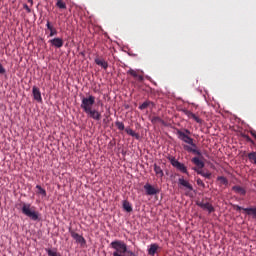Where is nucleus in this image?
Listing matches in <instances>:
<instances>
[{"mask_svg": "<svg viewBox=\"0 0 256 256\" xmlns=\"http://www.w3.org/2000/svg\"><path fill=\"white\" fill-rule=\"evenodd\" d=\"M93 105H95V96L89 95L88 97L81 98V109L90 117V119H94V121H101V112L99 110L94 109Z\"/></svg>", "mask_w": 256, "mask_h": 256, "instance_id": "1", "label": "nucleus"}, {"mask_svg": "<svg viewBox=\"0 0 256 256\" xmlns=\"http://www.w3.org/2000/svg\"><path fill=\"white\" fill-rule=\"evenodd\" d=\"M22 213L26 217H29L32 221H39V212L35 211V207H32L30 203L22 202Z\"/></svg>", "mask_w": 256, "mask_h": 256, "instance_id": "2", "label": "nucleus"}, {"mask_svg": "<svg viewBox=\"0 0 256 256\" xmlns=\"http://www.w3.org/2000/svg\"><path fill=\"white\" fill-rule=\"evenodd\" d=\"M176 135H178V139L183 141V143H187V145H193V138H191V131L189 129H184L183 131L177 129Z\"/></svg>", "mask_w": 256, "mask_h": 256, "instance_id": "3", "label": "nucleus"}, {"mask_svg": "<svg viewBox=\"0 0 256 256\" xmlns=\"http://www.w3.org/2000/svg\"><path fill=\"white\" fill-rule=\"evenodd\" d=\"M169 161H170L172 167H175V169L180 171V173H184L185 175H189V171L187 170V166H185V164L176 160L175 157L169 158Z\"/></svg>", "mask_w": 256, "mask_h": 256, "instance_id": "4", "label": "nucleus"}, {"mask_svg": "<svg viewBox=\"0 0 256 256\" xmlns=\"http://www.w3.org/2000/svg\"><path fill=\"white\" fill-rule=\"evenodd\" d=\"M190 145V146H189ZM184 145L183 148L188 153H193L194 155H198L201 159H203V154L201 153V150L197 149V144L193 142V144Z\"/></svg>", "mask_w": 256, "mask_h": 256, "instance_id": "5", "label": "nucleus"}, {"mask_svg": "<svg viewBox=\"0 0 256 256\" xmlns=\"http://www.w3.org/2000/svg\"><path fill=\"white\" fill-rule=\"evenodd\" d=\"M178 186H179V189H185L186 191H193V185H191L189 181L185 180L183 176L178 179Z\"/></svg>", "mask_w": 256, "mask_h": 256, "instance_id": "6", "label": "nucleus"}, {"mask_svg": "<svg viewBox=\"0 0 256 256\" xmlns=\"http://www.w3.org/2000/svg\"><path fill=\"white\" fill-rule=\"evenodd\" d=\"M196 205L197 207H200V209L208 211V213H215V207H213L209 202L197 201Z\"/></svg>", "mask_w": 256, "mask_h": 256, "instance_id": "7", "label": "nucleus"}, {"mask_svg": "<svg viewBox=\"0 0 256 256\" xmlns=\"http://www.w3.org/2000/svg\"><path fill=\"white\" fill-rule=\"evenodd\" d=\"M70 232V235L73 239H75L76 243H79L80 245H86L87 244V241L85 240V238L81 235H79V233H76L75 231L73 230H69Z\"/></svg>", "mask_w": 256, "mask_h": 256, "instance_id": "8", "label": "nucleus"}, {"mask_svg": "<svg viewBox=\"0 0 256 256\" xmlns=\"http://www.w3.org/2000/svg\"><path fill=\"white\" fill-rule=\"evenodd\" d=\"M144 190H145L146 195H149V196L158 195V193H159V189L155 188V186H153L149 183H146L144 185Z\"/></svg>", "mask_w": 256, "mask_h": 256, "instance_id": "9", "label": "nucleus"}, {"mask_svg": "<svg viewBox=\"0 0 256 256\" xmlns=\"http://www.w3.org/2000/svg\"><path fill=\"white\" fill-rule=\"evenodd\" d=\"M183 113L187 116L188 119H193L194 121H196V123H199L200 125L203 124V120L199 118L197 115H195L193 112L184 109Z\"/></svg>", "mask_w": 256, "mask_h": 256, "instance_id": "10", "label": "nucleus"}, {"mask_svg": "<svg viewBox=\"0 0 256 256\" xmlns=\"http://www.w3.org/2000/svg\"><path fill=\"white\" fill-rule=\"evenodd\" d=\"M32 95H33V98L35 99V101H37L38 103L43 102V98L41 97V90H39V88L37 86H33Z\"/></svg>", "mask_w": 256, "mask_h": 256, "instance_id": "11", "label": "nucleus"}, {"mask_svg": "<svg viewBox=\"0 0 256 256\" xmlns=\"http://www.w3.org/2000/svg\"><path fill=\"white\" fill-rule=\"evenodd\" d=\"M49 43L52 47H56V49H61L63 47V38H54L49 40Z\"/></svg>", "mask_w": 256, "mask_h": 256, "instance_id": "12", "label": "nucleus"}, {"mask_svg": "<svg viewBox=\"0 0 256 256\" xmlns=\"http://www.w3.org/2000/svg\"><path fill=\"white\" fill-rule=\"evenodd\" d=\"M94 63L99 67H102L105 71L109 68V63L105 59L95 58Z\"/></svg>", "mask_w": 256, "mask_h": 256, "instance_id": "13", "label": "nucleus"}, {"mask_svg": "<svg viewBox=\"0 0 256 256\" xmlns=\"http://www.w3.org/2000/svg\"><path fill=\"white\" fill-rule=\"evenodd\" d=\"M232 191H234V193H237V195H242L243 197H245V195H247V190H245V188L236 185L232 187Z\"/></svg>", "mask_w": 256, "mask_h": 256, "instance_id": "14", "label": "nucleus"}, {"mask_svg": "<svg viewBox=\"0 0 256 256\" xmlns=\"http://www.w3.org/2000/svg\"><path fill=\"white\" fill-rule=\"evenodd\" d=\"M192 163L198 167L199 170L203 169L205 167V162L203 160L199 159V157L192 158Z\"/></svg>", "mask_w": 256, "mask_h": 256, "instance_id": "15", "label": "nucleus"}, {"mask_svg": "<svg viewBox=\"0 0 256 256\" xmlns=\"http://www.w3.org/2000/svg\"><path fill=\"white\" fill-rule=\"evenodd\" d=\"M46 27L50 31L49 37H55V35H57V29L51 25L49 20H47Z\"/></svg>", "mask_w": 256, "mask_h": 256, "instance_id": "16", "label": "nucleus"}, {"mask_svg": "<svg viewBox=\"0 0 256 256\" xmlns=\"http://www.w3.org/2000/svg\"><path fill=\"white\" fill-rule=\"evenodd\" d=\"M159 250V245L154 243L150 245V248L148 249V255L155 256V253Z\"/></svg>", "mask_w": 256, "mask_h": 256, "instance_id": "17", "label": "nucleus"}, {"mask_svg": "<svg viewBox=\"0 0 256 256\" xmlns=\"http://www.w3.org/2000/svg\"><path fill=\"white\" fill-rule=\"evenodd\" d=\"M194 171H196L198 175H201L206 179H211V172H204L203 170H199L198 168H194Z\"/></svg>", "mask_w": 256, "mask_h": 256, "instance_id": "18", "label": "nucleus"}, {"mask_svg": "<svg viewBox=\"0 0 256 256\" xmlns=\"http://www.w3.org/2000/svg\"><path fill=\"white\" fill-rule=\"evenodd\" d=\"M123 209L127 213H131V211H133V206H131V203H129V201L124 200L123 201Z\"/></svg>", "mask_w": 256, "mask_h": 256, "instance_id": "19", "label": "nucleus"}, {"mask_svg": "<svg viewBox=\"0 0 256 256\" xmlns=\"http://www.w3.org/2000/svg\"><path fill=\"white\" fill-rule=\"evenodd\" d=\"M125 132L127 133V135H130V137H135V139H139V134L135 133V131H133V129L125 128Z\"/></svg>", "mask_w": 256, "mask_h": 256, "instance_id": "20", "label": "nucleus"}, {"mask_svg": "<svg viewBox=\"0 0 256 256\" xmlns=\"http://www.w3.org/2000/svg\"><path fill=\"white\" fill-rule=\"evenodd\" d=\"M217 181H219L220 185H224L225 187L229 185V180H227L225 176H218Z\"/></svg>", "mask_w": 256, "mask_h": 256, "instance_id": "21", "label": "nucleus"}, {"mask_svg": "<svg viewBox=\"0 0 256 256\" xmlns=\"http://www.w3.org/2000/svg\"><path fill=\"white\" fill-rule=\"evenodd\" d=\"M247 215H252L253 219H256V207L255 208H244Z\"/></svg>", "mask_w": 256, "mask_h": 256, "instance_id": "22", "label": "nucleus"}, {"mask_svg": "<svg viewBox=\"0 0 256 256\" xmlns=\"http://www.w3.org/2000/svg\"><path fill=\"white\" fill-rule=\"evenodd\" d=\"M154 171L157 177H163L165 174L163 173V169H161L157 164L154 165Z\"/></svg>", "mask_w": 256, "mask_h": 256, "instance_id": "23", "label": "nucleus"}, {"mask_svg": "<svg viewBox=\"0 0 256 256\" xmlns=\"http://www.w3.org/2000/svg\"><path fill=\"white\" fill-rule=\"evenodd\" d=\"M36 189H38V195H42V197H47V191L41 187V185H36Z\"/></svg>", "mask_w": 256, "mask_h": 256, "instance_id": "24", "label": "nucleus"}, {"mask_svg": "<svg viewBox=\"0 0 256 256\" xmlns=\"http://www.w3.org/2000/svg\"><path fill=\"white\" fill-rule=\"evenodd\" d=\"M250 163H254V165H256V152H250L247 155Z\"/></svg>", "mask_w": 256, "mask_h": 256, "instance_id": "25", "label": "nucleus"}, {"mask_svg": "<svg viewBox=\"0 0 256 256\" xmlns=\"http://www.w3.org/2000/svg\"><path fill=\"white\" fill-rule=\"evenodd\" d=\"M149 105H153V102L151 101H145L144 103H142L140 106H139V109L141 111H143L144 109H147V107H149Z\"/></svg>", "mask_w": 256, "mask_h": 256, "instance_id": "26", "label": "nucleus"}, {"mask_svg": "<svg viewBox=\"0 0 256 256\" xmlns=\"http://www.w3.org/2000/svg\"><path fill=\"white\" fill-rule=\"evenodd\" d=\"M56 6L59 9H67V4H65V2H63V0H58L56 3Z\"/></svg>", "mask_w": 256, "mask_h": 256, "instance_id": "27", "label": "nucleus"}, {"mask_svg": "<svg viewBox=\"0 0 256 256\" xmlns=\"http://www.w3.org/2000/svg\"><path fill=\"white\" fill-rule=\"evenodd\" d=\"M127 75H131L132 77H134V79H136V77H139V73H137V71H135L133 69H129L127 71Z\"/></svg>", "mask_w": 256, "mask_h": 256, "instance_id": "28", "label": "nucleus"}, {"mask_svg": "<svg viewBox=\"0 0 256 256\" xmlns=\"http://www.w3.org/2000/svg\"><path fill=\"white\" fill-rule=\"evenodd\" d=\"M115 125H116L117 129H119V131L125 130V124H123V122L116 121Z\"/></svg>", "mask_w": 256, "mask_h": 256, "instance_id": "29", "label": "nucleus"}, {"mask_svg": "<svg viewBox=\"0 0 256 256\" xmlns=\"http://www.w3.org/2000/svg\"><path fill=\"white\" fill-rule=\"evenodd\" d=\"M46 251L48 253V256H61V254H59V252L57 251H53L51 249H47Z\"/></svg>", "mask_w": 256, "mask_h": 256, "instance_id": "30", "label": "nucleus"}, {"mask_svg": "<svg viewBox=\"0 0 256 256\" xmlns=\"http://www.w3.org/2000/svg\"><path fill=\"white\" fill-rule=\"evenodd\" d=\"M163 120L159 116H154L151 119V123H161Z\"/></svg>", "mask_w": 256, "mask_h": 256, "instance_id": "31", "label": "nucleus"}, {"mask_svg": "<svg viewBox=\"0 0 256 256\" xmlns=\"http://www.w3.org/2000/svg\"><path fill=\"white\" fill-rule=\"evenodd\" d=\"M242 137H244V139H246V141H247L248 143H253V139H251V137H249V135L243 134Z\"/></svg>", "mask_w": 256, "mask_h": 256, "instance_id": "32", "label": "nucleus"}, {"mask_svg": "<svg viewBox=\"0 0 256 256\" xmlns=\"http://www.w3.org/2000/svg\"><path fill=\"white\" fill-rule=\"evenodd\" d=\"M196 183H197V185H199L200 187H205V183L203 182V180H201V178H198V179L196 180Z\"/></svg>", "mask_w": 256, "mask_h": 256, "instance_id": "33", "label": "nucleus"}, {"mask_svg": "<svg viewBox=\"0 0 256 256\" xmlns=\"http://www.w3.org/2000/svg\"><path fill=\"white\" fill-rule=\"evenodd\" d=\"M234 209L235 211H245L243 207L239 206V205H234Z\"/></svg>", "mask_w": 256, "mask_h": 256, "instance_id": "34", "label": "nucleus"}, {"mask_svg": "<svg viewBox=\"0 0 256 256\" xmlns=\"http://www.w3.org/2000/svg\"><path fill=\"white\" fill-rule=\"evenodd\" d=\"M136 79H137L138 81H140V83H143V81L145 80V78L143 77V75H139V74H138V77H136Z\"/></svg>", "mask_w": 256, "mask_h": 256, "instance_id": "35", "label": "nucleus"}, {"mask_svg": "<svg viewBox=\"0 0 256 256\" xmlns=\"http://www.w3.org/2000/svg\"><path fill=\"white\" fill-rule=\"evenodd\" d=\"M23 8L25 9V11H27V13H31V8H29L27 4H24Z\"/></svg>", "mask_w": 256, "mask_h": 256, "instance_id": "36", "label": "nucleus"}, {"mask_svg": "<svg viewBox=\"0 0 256 256\" xmlns=\"http://www.w3.org/2000/svg\"><path fill=\"white\" fill-rule=\"evenodd\" d=\"M0 75H5V68L0 64Z\"/></svg>", "mask_w": 256, "mask_h": 256, "instance_id": "37", "label": "nucleus"}, {"mask_svg": "<svg viewBox=\"0 0 256 256\" xmlns=\"http://www.w3.org/2000/svg\"><path fill=\"white\" fill-rule=\"evenodd\" d=\"M250 133L256 139V132L254 130H252Z\"/></svg>", "mask_w": 256, "mask_h": 256, "instance_id": "38", "label": "nucleus"}, {"mask_svg": "<svg viewBox=\"0 0 256 256\" xmlns=\"http://www.w3.org/2000/svg\"><path fill=\"white\" fill-rule=\"evenodd\" d=\"M30 3L31 7H33V0H27Z\"/></svg>", "mask_w": 256, "mask_h": 256, "instance_id": "39", "label": "nucleus"}]
</instances>
